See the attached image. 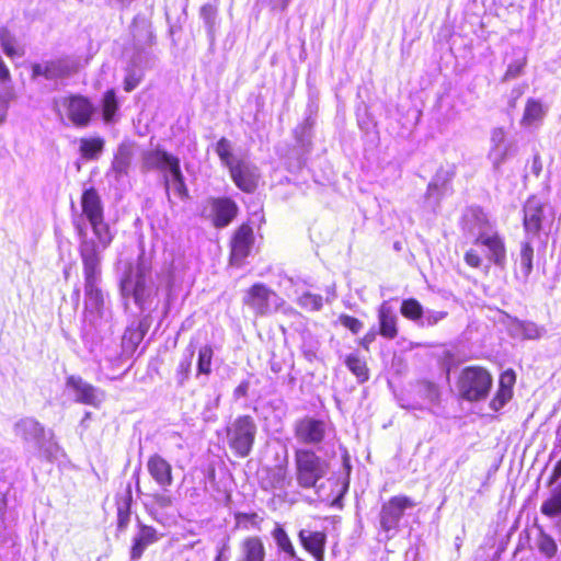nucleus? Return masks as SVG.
Here are the masks:
<instances>
[{
	"label": "nucleus",
	"instance_id": "f257e3e1",
	"mask_svg": "<svg viewBox=\"0 0 561 561\" xmlns=\"http://www.w3.org/2000/svg\"><path fill=\"white\" fill-rule=\"evenodd\" d=\"M461 225L466 232L476 233L474 245L486 248V257L490 262L500 267L505 266L507 251L504 238L495 230L488 232L492 228V224L481 207H470L462 216Z\"/></svg>",
	"mask_w": 561,
	"mask_h": 561
},
{
	"label": "nucleus",
	"instance_id": "f03ea898",
	"mask_svg": "<svg viewBox=\"0 0 561 561\" xmlns=\"http://www.w3.org/2000/svg\"><path fill=\"white\" fill-rule=\"evenodd\" d=\"M330 463L310 447L294 450L296 484L302 490L316 489L328 474Z\"/></svg>",
	"mask_w": 561,
	"mask_h": 561
},
{
	"label": "nucleus",
	"instance_id": "7ed1b4c3",
	"mask_svg": "<svg viewBox=\"0 0 561 561\" xmlns=\"http://www.w3.org/2000/svg\"><path fill=\"white\" fill-rule=\"evenodd\" d=\"M456 385L461 399L479 402L489 397L493 377L484 366L469 365L460 370Z\"/></svg>",
	"mask_w": 561,
	"mask_h": 561
},
{
	"label": "nucleus",
	"instance_id": "20e7f679",
	"mask_svg": "<svg viewBox=\"0 0 561 561\" xmlns=\"http://www.w3.org/2000/svg\"><path fill=\"white\" fill-rule=\"evenodd\" d=\"M54 111L77 128L88 127L94 117L95 106L92 100L81 93H69L53 101Z\"/></svg>",
	"mask_w": 561,
	"mask_h": 561
},
{
	"label": "nucleus",
	"instance_id": "39448f33",
	"mask_svg": "<svg viewBox=\"0 0 561 561\" xmlns=\"http://www.w3.org/2000/svg\"><path fill=\"white\" fill-rule=\"evenodd\" d=\"M82 215L89 221L92 231L101 245L106 248L111 244L113 236L104 218V206L98 190L93 186L85 188L81 194Z\"/></svg>",
	"mask_w": 561,
	"mask_h": 561
},
{
	"label": "nucleus",
	"instance_id": "423d86ee",
	"mask_svg": "<svg viewBox=\"0 0 561 561\" xmlns=\"http://www.w3.org/2000/svg\"><path fill=\"white\" fill-rule=\"evenodd\" d=\"M227 443L232 454L238 458L248 457L254 447L257 425L249 414L237 416L225 427Z\"/></svg>",
	"mask_w": 561,
	"mask_h": 561
},
{
	"label": "nucleus",
	"instance_id": "0eeeda50",
	"mask_svg": "<svg viewBox=\"0 0 561 561\" xmlns=\"http://www.w3.org/2000/svg\"><path fill=\"white\" fill-rule=\"evenodd\" d=\"M80 256L83 265L84 274V291L85 296L93 304L98 311L103 308V293L98 287V275L100 273V256L94 242H84L80 248Z\"/></svg>",
	"mask_w": 561,
	"mask_h": 561
},
{
	"label": "nucleus",
	"instance_id": "6e6552de",
	"mask_svg": "<svg viewBox=\"0 0 561 561\" xmlns=\"http://www.w3.org/2000/svg\"><path fill=\"white\" fill-rule=\"evenodd\" d=\"M417 503L409 495L397 494L385 501L379 511V524L383 531L397 530L400 520L408 510H412Z\"/></svg>",
	"mask_w": 561,
	"mask_h": 561
},
{
	"label": "nucleus",
	"instance_id": "1a4fd4ad",
	"mask_svg": "<svg viewBox=\"0 0 561 561\" xmlns=\"http://www.w3.org/2000/svg\"><path fill=\"white\" fill-rule=\"evenodd\" d=\"M254 243L255 236L251 221L241 222L229 239V264L238 267L243 265L245 259L251 254Z\"/></svg>",
	"mask_w": 561,
	"mask_h": 561
},
{
	"label": "nucleus",
	"instance_id": "9d476101",
	"mask_svg": "<svg viewBox=\"0 0 561 561\" xmlns=\"http://www.w3.org/2000/svg\"><path fill=\"white\" fill-rule=\"evenodd\" d=\"M276 299L279 297L275 290L263 283H254L245 290L242 301L255 316L264 317L272 312Z\"/></svg>",
	"mask_w": 561,
	"mask_h": 561
},
{
	"label": "nucleus",
	"instance_id": "9b49d317",
	"mask_svg": "<svg viewBox=\"0 0 561 561\" xmlns=\"http://www.w3.org/2000/svg\"><path fill=\"white\" fill-rule=\"evenodd\" d=\"M294 435L300 444L318 446L325 439L327 424L323 420L305 416L296 421Z\"/></svg>",
	"mask_w": 561,
	"mask_h": 561
},
{
	"label": "nucleus",
	"instance_id": "f8f14e48",
	"mask_svg": "<svg viewBox=\"0 0 561 561\" xmlns=\"http://www.w3.org/2000/svg\"><path fill=\"white\" fill-rule=\"evenodd\" d=\"M210 221L216 229L228 227L239 215V206L229 196L210 197Z\"/></svg>",
	"mask_w": 561,
	"mask_h": 561
},
{
	"label": "nucleus",
	"instance_id": "ddd939ff",
	"mask_svg": "<svg viewBox=\"0 0 561 561\" xmlns=\"http://www.w3.org/2000/svg\"><path fill=\"white\" fill-rule=\"evenodd\" d=\"M149 273L144 262L130 265L121 282L122 290L128 291L138 305H142L146 298V278Z\"/></svg>",
	"mask_w": 561,
	"mask_h": 561
},
{
	"label": "nucleus",
	"instance_id": "4468645a",
	"mask_svg": "<svg viewBox=\"0 0 561 561\" xmlns=\"http://www.w3.org/2000/svg\"><path fill=\"white\" fill-rule=\"evenodd\" d=\"M545 204L536 195L529 196L523 205V227L527 237H538L545 219Z\"/></svg>",
	"mask_w": 561,
	"mask_h": 561
},
{
	"label": "nucleus",
	"instance_id": "2eb2a0df",
	"mask_svg": "<svg viewBox=\"0 0 561 561\" xmlns=\"http://www.w3.org/2000/svg\"><path fill=\"white\" fill-rule=\"evenodd\" d=\"M228 170L231 180L240 191L251 194L257 188L259 174L255 168L244 160L238 159L236 162L229 163Z\"/></svg>",
	"mask_w": 561,
	"mask_h": 561
},
{
	"label": "nucleus",
	"instance_id": "dca6fc26",
	"mask_svg": "<svg viewBox=\"0 0 561 561\" xmlns=\"http://www.w3.org/2000/svg\"><path fill=\"white\" fill-rule=\"evenodd\" d=\"M159 539L160 535L153 526L138 520L137 530L131 539L129 550L130 559L134 561L139 560L144 556L146 549L157 543Z\"/></svg>",
	"mask_w": 561,
	"mask_h": 561
},
{
	"label": "nucleus",
	"instance_id": "f3484780",
	"mask_svg": "<svg viewBox=\"0 0 561 561\" xmlns=\"http://www.w3.org/2000/svg\"><path fill=\"white\" fill-rule=\"evenodd\" d=\"M147 470L151 479L163 490L173 484L172 465L159 454H152L147 460Z\"/></svg>",
	"mask_w": 561,
	"mask_h": 561
},
{
	"label": "nucleus",
	"instance_id": "a211bd4d",
	"mask_svg": "<svg viewBox=\"0 0 561 561\" xmlns=\"http://www.w3.org/2000/svg\"><path fill=\"white\" fill-rule=\"evenodd\" d=\"M298 539L304 548L314 561H324L325 546H327V533L324 530H307L300 529L298 531Z\"/></svg>",
	"mask_w": 561,
	"mask_h": 561
},
{
	"label": "nucleus",
	"instance_id": "6ab92c4d",
	"mask_svg": "<svg viewBox=\"0 0 561 561\" xmlns=\"http://www.w3.org/2000/svg\"><path fill=\"white\" fill-rule=\"evenodd\" d=\"M289 483L288 459L284 457L280 461L263 469L261 484L264 490L283 489Z\"/></svg>",
	"mask_w": 561,
	"mask_h": 561
},
{
	"label": "nucleus",
	"instance_id": "aec40b11",
	"mask_svg": "<svg viewBox=\"0 0 561 561\" xmlns=\"http://www.w3.org/2000/svg\"><path fill=\"white\" fill-rule=\"evenodd\" d=\"M66 385L76 392L77 402L94 408L100 405L98 390L91 383L85 382L82 377L71 375L67 377Z\"/></svg>",
	"mask_w": 561,
	"mask_h": 561
},
{
	"label": "nucleus",
	"instance_id": "412c9836",
	"mask_svg": "<svg viewBox=\"0 0 561 561\" xmlns=\"http://www.w3.org/2000/svg\"><path fill=\"white\" fill-rule=\"evenodd\" d=\"M142 163L149 170L171 171L180 159L162 148L146 151L142 156Z\"/></svg>",
	"mask_w": 561,
	"mask_h": 561
},
{
	"label": "nucleus",
	"instance_id": "4be33fe9",
	"mask_svg": "<svg viewBox=\"0 0 561 561\" xmlns=\"http://www.w3.org/2000/svg\"><path fill=\"white\" fill-rule=\"evenodd\" d=\"M378 334L387 340H394L399 335L398 317L392 308L382 302L377 310Z\"/></svg>",
	"mask_w": 561,
	"mask_h": 561
},
{
	"label": "nucleus",
	"instance_id": "5701e85b",
	"mask_svg": "<svg viewBox=\"0 0 561 561\" xmlns=\"http://www.w3.org/2000/svg\"><path fill=\"white\" fill-rule=\"evenodd\" d=\"M266 549L259 536L244 537L239 543V554L236 561H265Z\"/></svg>",
	"mask_w": 561,
	"mask_h": 561
},
{
	"label": "nucleus",
	"instance_id": "b1692460",
	"mask_svg": "<svg viewBox=\"0 0 561 561\" xmlns=\"http://www.w3.org/2000/svg\"><path fill=\"white\" fill-rule=\"evenodd\" d=\"M163 185L168 196L170 194L171 187H173V191L179 198L182 201L190 198L188 187L185 183V178L181 170V162L175 164L174 168L169 171V175H163Z\"/></svg>",
	"mask_w": 561,
	"mask_h": 561
},
{
	"label": "nucleus",
	"instance_id": "393cba45",
	"mask_svg": "<svg viewBox=\"0 0 561 561\" xmlns=\"http://www.w3.org/2000/svg\"><path fill=\"white\" fill-rule=\"evenodd\" d=\"M133 156V148L129 144L122 142L118 146L111 164V169L116 176H124L128 174Z\"/></svg>",
	"mask_w": 561,
	"mask_h": 561
},
{
	"label": "nucleus",
	"instance_id": "a878e982",
	"mask_svg": "<svg viewBox=\"0 0 561 561\" xmlns=\"http://www.w3.org/2000/svg\"><path fill=\"white\" fill-rule=\"evenodd\" d=\"M546 110L543 104L536 99L529 98L525 103L520 125L525 127L533 126L543 119Z\"/></svg>",
	"mask_w": 561,
	"mask_h": 561
},
{
	"label": "nucleus",
	"instance_id": "bb28decb",
	"mask_svg": "<svg viewBox=\"0 0 561 561\" xmlns=\"http://www.w3.org/2000/svg\"><path fill=\"white\" fill-rule=\"evenodd\" d=\"M131 503H133V495L130 490L126 492L123 496L118 497L116 500V506H117V522H116V528L117 531L123 533L127 529L129 522H130V514H131Z\"/></svg>",
	"mask_w": 561,
	"mask_h": 561
},
{
	"label": "nucleus",
	"instance_id": "cd10ccee",
	"mask_svg": "<svg viewBox=\"0 0 561 561\" xmlns=\"http://www.w3.org/2000/svg\"><path fill=\"white\" fill-rule=\"evenodd\" d=\"M105 141L102 137H84L79 140L80 156L85 160H96L104 150Z\"/></svg>",
	"mask_w": 561,
	"mask_h": 561
},
{
	"label": "nucleus",
	"instance_id": "c85d7f7f",
	"mask_svg": "<svg viewBox=\"0 0 561 561\" xmlns=\"http://www.w3.org/2000/svg\"><path fill=\"white\" fill-rule=\"evenodd\" d=\"M540 513L549 518L561 516V481L551 489L540 506Z\"/></svg>",
	"mask_w": 561,
	"mask_h": 561
},
{
	"label": "nucleus",
	"instance_id": "c756f323",
	"mask_svg": "<svg viewBox=\"0 0 561 561\" xmlns=\"http://www.w3.org/2000/svg\"><path fill=\"white\" fill-rule=\"evenodd\" d=\"M119 110V103L115 90L107 89L101 99L102 119L104 123L110 124L115 121L116 114Z\"/></svg>",
	"mask_w": 561,
	"mask_h": 561
},
{
	"label": "nucleus",
	"instance_id": "7c9ffc66",
	"mask_svg": "<svg viewBox=\"0 0 561 561\" xmlns=\"http://www.w3.org/2000/svg\"><path fill=\"white\" fill-rule=\"evenodd\" d=\"M344 363L358 382L364 383L369 379L370 374L367 362L358 354L352 353L346 355Z\"/></svg>",
	"mask_w": 561,
	"mask_h": 561
},
{
	"label": "nucleus",
	"instance_id": "2f4dec72",
	"mask_svg": "<svg viewBox=\"0 0 561 561\" xmlns=\"http://www.w3.org/2000/svg\"><path fill=\"white\" fill-rule=\"evenodd\" d=\"M536 546L538 551L547 559H552L558 554L559 549L556 539L542 527H539Z\"/></svg>",
	"mask_w": 561,
	"mask_h": 561
},
{
	"label": "nucleus",
	"instance_id": "473e14b6",
	"mask_svg": "<svg viewBox=\"0 0 561 561\" xmlns=\"http://www.w3.org/2000/svg\"><path fill=\"white\" fill-rule=\"evenodd\" d=\"M271 534L279 551L289 558H296L297 552L291 539L280 524H276Z\"/></svg>",
	"mask_w": 561,
	"mask_h": 561
},
{
	"label": "nucleus",
	"instance_id": "72a5a7b5",
	"mask_svg": "<svg viewBox=\"0 0 561 561\" xmlns=\"http://www.w3.org/2000/svg\"><path fill=\"white\" fill-rule=\"evenodd\" d=\"M401 316L412 322H421L424 316V309L416 298H405L400 305Z\"/></svg>",
	"mask_w": 561,
	"mask_h": 561
},
{
	"label": "nucleus",
	"instance_id": "f704fd0d",
	"mask_svg": "<svg viewBox=\"0 0 561 561\" xmlns=\"http://www.w3.org/2000/svg\"><path fill=\"white\" fill-rule=\"evenodd\" d=\"M236 527L243 530H260L263 518L255 512H238L234 514Z\"/></svg>",
	"mask_w": 561,
	"mask_h": 561
},
{
	"label": "nucleus",
	"instance_id": "c9c22d12",
	"mask_svg": "<svg viewBox=\"0 0 561 561\" xmlns=\"http://www.w3.org/2000/svg\"><path fill=\"white\" fill-rule=\"evenodd\" d=\"M214 350L211 345L206 344L198 350L197 375L208 376L211 374Z\"/></svg>",
	"mask_w": 561,
	"mask_h": 561
},
{
	"label": "nucleus",
	"instance_id": "e433bc0d",
	"mask_svg": "<svg viewBox=\"0 0 561 561\" xmlns=\"http://www.w3.org/2000/svg\"><path fill=\"white\" fill-rule=\"evenodd\" d=\"M297 304L307 311H319L323 307V297L306 291L297 298Z\"/></svg>",
	"mask_w": 561,
	"mask_h": 561
},
{
	"label": "nucleus",
	"instance_id": "4c0bfd02",
	"mask_svg": "<svg viewBox=\"0 0 561 561\" xmlns=\"http://www.w3.org/2000/svg\"><path fill=\"white\" fill-rule=\"evenodd\" d=\"M61 76L59 66L54 62H47L45 65L34 64L32 66V77H44L46 79H54L56 77Z\"/></svg>",
	"mask_w": 561,
	"mask_h": 561
},
{
	"label": "nucleus",
	"instance_id": "58836bf2",
	"mask_svg": "<svg viewBox=\"0 0 561 561\" xmlns=\"http://www.w3.org/2000/svg\"><path fill=\"white\" fill-rule=\"evenodd\" d=\"M526 64H527L526 56L518 55L515 59H513L507 65L506 71L504 72V76H503V81L513 80V79L519 77L523 73Z\"/></svg>",
	"mask_w": 561,
	"mask_h": 561
},
{
	"label": "nucleus",
	"instance_id": "ea45409f",
	"mask_svg": "<svg viewBox=\"0 0 561 561\" xmlns=\"http://www.w3.org/2000/svg\"><path fill=\"white\" fill-rule=\"evenodd\" d=\"M514 390L508 388L497 387V390L491 399L489 405L490 409L497 412L513 398Z\"/></svg>",
	"mask_w": 561,
	"mask_h": 561
},
{
	"label": "nucleus",
	"instance_id": "a19ab883",
	"mask_svg": "<svg viewBox=\"0 0 561 561\" xmlns=\"http://www.w3.org/2000/svg\"><path fill=\"white\" fill-rule=\"evenodd\" d=\"M215 151L218 154L221 163L225 164L227 168L229 167V163H233L237 160L232 158L231 144L225 137H221L217 141Z\"/></svg>",
	"mask_w": 561,
	"mask_h": 561
},
{
	"label": "nucleus",
	"instance_id": "79ce46f5",
	"mask_svg": "<svg viewBox=\"0 0 561 561\" xmlns=\"http://www.w3.org/2000/svg\"><path fill=\"white\" fill-rule=\"evenodd\" d=\"M0 42L3 51L8 57L13 58L23 54V51H19L14 46V38L8 28L0 30Z\"/></svg>",
	"mask_w": 561,
	"mask_h": 561
},
{
	"label": "nucleus",
	"instance_id": "37998d69",
	"mask_svg": "<svg viewBox=\"0 0 561 561\" xmlns=\"http://www.w3.org/2000/svg\"><path fill=\"white\" fill-rule=\"evenodd\" d=\"M144 80V72L135 68H127L124 77L123 87L125 92H131Z\"/></svg>",
	"mask_w": 561,
	"mask_h": 561
},
{
	"label": "nucleus",
	"instance_id": "c03bdc74",
	"mask_svg": "<svg viewBox=\"0 0 561 561\" xmlns=\"http://www.w3.org/2000/svg\"><path fill=\"white\" fill-rule=\"evenodd\" d=\"M534 248L529 241H525L520 247V262L524 268V274L527 276L533 271Z\"/></svg>",
	"mask_w": 561,
	"mask_h": 561
},
{
	"label": "nucleus",
	"instance_id": "a18cd8bd",
	"mask_svg": "<svg viewBox=\"0 0 561 561\" xmlns=\"http://www.w3.org/2000/svg\"><path fill=\"white\" fill-rule=\"evenodd\" d=\"M337 321L352 334H358L364 328L362 320L347 313H341L337 318Z\"/></svg>",
	"mask_w": 561,
	"mask_h": 561
},
{
	"label": "nucleus",
	"instance_id": "49530a36",
	"mask_svg": "<svg viewBox=\"0 0 561 561\" xmlns=\"http://www.w3.org/2000/svg\"><path fill=\"white\" fill-rule=\"evenodd\" d=\"M192 356L193 351L190 353V355L183 359L180 360L178 368H176V378L179 385H184V382L187 380L188 375L191 373L192 367Z\"/></svg>",
	"mask_w": 561,
	"mask_h": 561
},
{
	"label": "nucleus",
	"instance_id": "de8ad7c7",
	"mask_svg": "<svg viewBox=\"0 0 561 561\" xmlns=\"http://www.w3.org/2000/svg\"><path fill=\"white\" fill-rule=\"evenodd\" d=\"M448 316V312L447 311H435V310H431L428 311L425 316H423V319L421 320V325L422 327H427V328H432V327H435L437 325L440 321H443L444 319H446Z\"/></svg>",
	"mask_w": 561,
	"mask_h": 561
},
{
	"label": "nucleus",
	"instance_id": "09e8293b",
	"mask_svg": "<svg viewBox=\"0 0 561 561\" xmlns=\"http://www.w3.org/2000/svg\"><path fill=\"white\" fill-rule=\"evenodd\" d=\"M463 261L471 268H480L483 263L482 254L473 248L465 252Z\"/></svg>",
	"mask_w": 561,
	"mask_h": 561
},
{
	"label": "nucleus",
	"instance_id": "8fccbe9b",
	"mask_svg": "<svg viewBox=\"0 0 561 561\" xmlns=\"http://www.w3.org/2000/svg\"><path fill=\"white\" fill-rule=\"evenodd\" d=\"M515 383H516V373L512 368H508V369L504 370L503 373H501L500 378H499V387L508 388V389L514 390Z\"/></svg>",
	"mask_w": 561,
	"mask_h": 561
},
{
	"label": "nucleus",
	"instance_id": "3c124183",
	"mask_svg": "<svg viewBox=\"0 0 561 561\" xmlns=\"http://www.w3.org/2000/svg\"><path fill=\"white\" fill-rule=\"evenodd\" d=\"M216 14L217 8L211 3H206L201 8V16L204 20V22L209 26L214 25Z\"/></svg>",
	"mask_w": 561,
	"mask_h": 561
},
{
	"label": "nucleus",
	"instance_id": "603ef678",
	"mask_svg": "<svg viewBox=\"0 0 561 561\" xmlns=\"http://www.w3.org/2000/svg\"><path fill=\"white\" fill-rule=\"evenodd\" d=\"M142 340V334L137 330H128L123 336V343L127 341L131 343L130 350L135 351Z\"/></svg>",
	"mask_w": 561,
	"mask_h": 561
},
{
	"label": "nucleus",
	"instance_id": "864d4df0",
	"mask_svg": "<svg viewBox=\"0 0 561 561\" xmlns=\"http://www.w3.org/2000/svg\"><path fill=\"white\" fill-rule=\"evenodd\" d=\"M542 160H541V157L539 156V153H535L533 157H531V160H530V171L531 173L538 178L540 176L541 172H542Z\"/></svg>",
	"mask_w": 561,
	"mask_h": 561
},
{
	"label": "nucleus",
	"instance_id": "5fc2aeb1",
	"mask_svg": "<svg viewBox=\"0 0 561 561\" xmlns=\"http://www.w3.org/2000/svg\"><path fill=\"white\" fill-rule=\"evenodd\" d=\"M375 339H376V332L370 330V331L366 332L364 334V336L358 340L357 343L360 347H363V350H365L366 352H369L370 344L375 341Z\"/></svg>",
	"mask_w": 561,
	"mask_h": 561
},
{
	"label": "nucleus",
	"instance_id": "6e6d98bb",
	"mask_svg": "<svg viewBox=\"0 0 561 561\" xmlns=\"http://www.w3.org/2000/svg\"><path fill=\"white\" fill-rule=\"evenodd\" d=\"M153 502L160 507H169L173 504V499L165 493H156L152 495Z\"/></svg>",
	"mask_w": 561,
	"mask_h": 561
},
{
	"label": "nucleus",
	"instance_id": "4d7b16f0",
	"mask_svg": "<svg viewBox=\"0 0 561 561\" xmlns=\"http://www.w3.org/2000/svg\"><path fill=\"white\" fill-rule=\"evenodd\" d=\"M12 80L10 69L3 61L2 57L0 56V82L5 84L10 83Z\"/></svg>",
	"mask_w": 561,
	"mask_h": 561
},
{
	"label": "nucleus",
	"instance_id": "13d9d810",
	"mask_svg": "<svg viewBox=\"0 0 561 561\" xmlns=\"http://www.w3.org/2000/svg\"><path fill=\"white\" fill-rule=\"evenodd\" d=\"M561 478V459L557 461V463L553 466V469L549 476L548 484L551 485L556 483Z\"/></svg>",
	"mask_w": 561,
	"mask_h": 561
},
{
	"label": "nucleus",
	"instance_id": "bf43d9fd",
	"mask_svg": "<svg viewBox=\"0 0 561 561\" xmlns=\"http://www.w3.org/2000/svg\"><path fill=\"white\" fill-rule=\"evenodd\" d=\"M14 98L15 93L11 87L0 92V103L3 105H8Z\"/></svg>",
	"mask_w": 561,
	"mask_h": 561
},
{
	"label": "nucleus",
	"instance_id": "052dcab7",
	"mask_svg": "<svg viewBox=\"0 0 561 561\" xmlns=\"http://www.w3.org/2000/svg\"><path fill=\"white\" fill-rule=\"evenodd\" d=\"M527 327V332L525 333L527 339H538L540 336V331L535 324L528 323Z\"/></svg>",
	"mask_w": 561,
	"mask_h": 561
},
{
	"label": "nucleus",
	"instance_id": "680f3d73",
	"mask_svg": "<svg viewBox=\"0 0 561 561\" xmlns=\"http://www.w3.org/2000/svg\"><path fill=\"white\" fill-rule=\"evenodd\" d=\"M248 388H249V382L248 381H242L237 388H236V394L238 397H245L248 394Z\"/></svg>",
	"mask_w": 561,
	"mask_h": 561
},
{
	"label": "nucleus",
	"instance_id": "e2e57ef3",
	"mask_svg": "<svg viewBox=\"0 0 561 561\" xmlns=\"http://www.w3.org/2000/svg\"><path fill=\"white\" fill-rule=\"evenodd\" d=\"M162 364V359L159 357H154L149 363V368H152L156 374H159V368L157 365Z\"/></svg>",
	"mask_w": 561,
	"mask_h": 561
},
{
	"label": "nucleus",
	"instance_id": "0e129e2a",
	"mask_svg": "<svg viewBox=\"0 0 561 561\" xmlns=\"http://www.w3.org/2000/svg\"><path fill=\"white\" fill-rule=\"evenodd\" d=\"M343 465H344L345 470H346V472L348 474L350 471H351L352 466H351V460H350V456H348L347 453H345L344 456H343Z\"/></svg>",
	"mask_w": 561,
	"mask_h": 561
},
{
	"label": "nucleus",
	"instance_id": "69168bd1",
	"mask_svg": "<svg viewBox=\"0 0 561 561\" xmlns=\"http://www.w3.org/2000/svg\"><path fill=\"white\" fill-rule=\"evenodd\" d=\"M427 387L435 394V397H438V389H437V387L434 383L428 382Z\"/></svg>",
	"mask_w": 561,
	"mask_h": 561
},
{
	"label": "nucleus",
	"instance_id": "338daca9",
	"mask_svg": "<svg viewBox=\"0 0 561 561\" xmlns=\"http://www.w3.org/2000/svg\"><path fill=\"white\" fill-rule=\"evenodd\" d=\"M294 559H295V561H306V560H304V559H301V558H298L297 556H296V558H294Z\"/></svg>",
	"mask_w": 561,
	"mask_h": 561
},
{
	"label": "nucleus",
	"instance_id": "774afa93",
	"mask_svg": "<svg viewBox=\"0 0 561 561\" xmlns=\"http://www.w3.org/2000/svg\"><path fill=\"white\" fill-rule=\"evenodd\" d=\"M215 561H221V556L219 554Z\"/></svg>",
	"mask_w": 561,
	"mask_h": 561
}]
</instances>
